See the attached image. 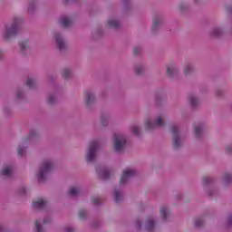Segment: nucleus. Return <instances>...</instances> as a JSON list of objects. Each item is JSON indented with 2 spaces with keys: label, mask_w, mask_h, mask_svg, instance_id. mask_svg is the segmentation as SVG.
<instances>
[{
  "label": "nucleus",
  "mask_w": 232,
  "mask_h": 232,
  "mask_svg": "<svg viewBox=\"0 0 232 232\" xmlns=\"http://www.w3.org/2000/svg\"><path fill=\"white\" fill-rule=\"evenodd\" d=\"M126 146H128V136L122 132L114 133L112 140V150L114 153L122 155L126 151Z\"/></svg>",
  "instance_id": "obj_1"
},
{
  "label": "nucleus",
  "mask_w": 232,
  "mask_h": 232,
  "mask_svg": "<svg viewBox=\"0 0 232 232\" xmlns=\"http://www.w3.org/2000/svg\"><path fill=\"white\" fill-rule=\"evenodd\" d=\"M157 227V216L150 215L145 218L144 221L140 218L136 219V228L139 231L153 232Z\"/></svg>",
  "instance_id": "obj_2"
},
{
  "label": "nucleus",
  "mask_w": 232,
  "mask_h": 232,
  "mask_svg": "<svg viewBox=\"0 0 232 232\" xmlns=\"http://www.w3.org/2000/svg\"><path fill=\"white\" fill-rule=\"evenodd\" d=\"M55 168V163L52 160V159H45L44 160L41 164L40 168L36 173V177L38 180L43 181L46 179V177L52 173Z\"/></svg>",
  "instance_id": "obj_3"
},
{
  "label": "nucleus",
  "mask_w": 232,
  "mask_h": 232,
  "mask_svg": "<svg viewBox=\"0 0 232 232\" xmlns=\"http://www.w3.org/2000/svg\"><path fill=\"white\" fill-rule=\"evenodd\" d=\"M99 140H92L89 143L85 150V161L87 164H93L97 160L99 153Z\"/></svg>",
  "instance_id": "obj_4"
},
{
  "label": "nucleus",
  "mask_w": 232,
  "mask_h": 232,
  "mask_svg": "<svg viewBox=\"0 0 232 232\" xmlns=\"http://www.w3.org/2000/svg\"><path fill=\"white\" fill-rule=\"evenodd\" d=\"M164 119H166V114H159L154 120L147 118L144 121L145 130H147V131H151V130H155V128H164V126H166Z\"/></svg>",
  "instance_id": "obj_5"
},
{
  "label": "nucleus",
  "mask_w": 232,
  "mask_h": 232,
  "mask_svg": "<svg viewBox=\"0 0 232 232\" xmlns=\"http://www.w3.org/2000/svg\"><path fill=\"white\" fill-rule=\"evenodd\" d=\"M170 131L172 133V146L175 150H180L184 146V137L180 134V127L178 124H172L170 126Z\"/></svg>",
  "instance_id": "obj_6"
},
{
  "label": "nucleus",
  "mask_w": 232,
  "mask_h": 232,
  "mask_svg": "<svg viewBox=\"0 0 232 232\" xmlns=\"http://www.w3.org/2000/svg\"><path fill=\"white\" fill-rule=\"evenodd\" d=\"M19 24H21V19L18 17L14 18L13 24L11 26L5 27V32L4 37L5 39H10V37H14V35H17L19 34Z\"/></svg>",
  "instance_id": "obj_7"
},
{
  "label": "nucleus",
  "mask_w": 232,
  "mask_h": 232,
  "mask_svg": "<svg viewBox=\"0 0 232 232\" xmlns=\"http://www.w3.org/2000/svg\"><path fill=\"white\" fill-rule=\"evenodd\" d=\"M137 175V170L133 168H127L122 170V174L120 179L121 186H126Z\"/></svg>",
  "instance_id": "obj_8"
},
{
  "label": "nucleus",
  "mask_w": 232,
  "mask_h": 232,
  "mask_svg": "<svg viewBox=\"0 0 232 232\" xmlns=\"http://www.w3.org/2000/svg\"><path fill=\"white\" fill-rule=\"evenodd\" d=\"M213 182H215V178H213V177L206 176V177L202 178V185L205 188V191L210 197L217 195V190H213L212 188H208V186H210V184H212Z\"/></svg>",
  "instance_id": "obj_9"
},
{
  "label": "nucleus",
  "mask_w": 232,
  "mask_h": 232,
  "mask_svg": "<svg viewBox=\"0 0 232 232\" xmlns=\"http://www.w3.org/2000/svg\"><path fill=\"white\" fill-rule=\"evenodd\" d=\"M83 101L86 108H91L95 104L97 98L95 97V92L93 91H86L84 92Z\"/></svg>",
  "instance_id": "obj_10"
},
{
  "label": "nucleus",
  "mask_w": 232,
  "mask_h": 232,
  "mask_svg": "<svg viewBox=\"0 0 232 232\" xmlns=\"http://www.w3.org/2000/svg\"><path fill=\"white\" fill-rule=\"evenodd\" d=\"M96 173L102 180H108L113 175V170L108 167H100L96 169Z\"/></svg>",
  "instance_id": "obj_11"
},
{
  "label": "nucleus",
  "mask_w": 232,
  "mask_h": 232,
  "mask_svg": "<svg viewBox=\"0 0 232 232\" xmlns=\"http://www.w3.org/2000/svg\"><path fill=\"white\" fill-rule=\"evenodd\" d=\"M48 206H50V202L44 198H40L33 203L34 209H46Z\"/></svg>",
  "instance_id": "obj_12"
},
{
  "label": "nucleus",
  "mask_w": 232,
  "mask_h": 232,
  "mask_svg": "<svg viewBox=\"0 0 232 232\" xmlns=\"http://www.w3.org/2000/svg\"><path fill=\"white\" fill-rule=\"evenodd\" d=\"M170 215H171V209L169 208V206L161 205L160 207V217L161 220L166 222V220H168V218H169Z\"/></svg>",
  "instance_id": "obj_13"
},
{
  "label": "nucleus",
  "mask_w": 232,
  "mask_h": 232,
  "mask_svg": "<svg viewBox=\"0 0 232 232\" xmlns=\"http://www.w3.org/2000/svg\"><path fill=\"white\" fill-rule=\"evenodd\" d=\"M204 128L206 125L204 123H197L193 127V135L196 139H200L204 134Z\"/></svg>",
  "instance_id": "obj_14"
},
{
  "label": "nucleus",
  "mask_w": 232,
  "mask_h": 232,
  "mask_svg": "<svg viewBox=\"0 0 232 232\" xmlns=\"http://www.w3.org/2000/svg\"><path fill=\"white\" fill-rule=\"evenodd\" d=\"M167 75L168 77H170V79H173L174 77H177V75H179V68H177V65H175V63H170L167 65Z\"/></svg>",
  "instance_id": "obj_15"
},
{
  "label": "nucleus",
  "mask_w": 232,
  "mask_h": 232,
  "mask_svg": "<svg viewBox=\"0 0 232 232\" xmlns=\"http://www.w3.org/2000/svg\"><path fill=\"white\" fill-rule=\"evenodd\" d=\"M61 92L59 90H55L54 92L49 93L46 98L47 104L51 106L57 102V97H59Z\"/></svg>",
  "instance_id": "obj_16"
},
{
  "label": "nucleus",
  "mask_w": 232,
  "mask_h": 232,
  "mask_svg": "<svg viewBox=\"0 0 232 232\" xmlns=\"http://www.w3.org/2000/svg\"><path fill=\"white\" fill-rule=\"evenodd\" d=\"M13 171H14V167L10 164H6L4 166V168L0 171V175H2V177H5L6 179H8V177H12Z\"/></svg>",
  "instance_id": "obj_17"
},
{
  "label": "nucleus",
  "mask_w": 232,
  "mask_h": 232,
  "mask_svg": "<svg viewBox=\"0 0 232 232\" xmlns=\"http://www.w3.org/2000/svg\"><path fill=\"white\" fill-rule=\"evenodd\" d=\"M223 186H231L232 183V173L225 172L221 177Z\"/></svg>",
  "instance_id": "obj_18"
},
{
  "label": "nucleus",
  "mask_w": 232,
  "mask_h": 232,
  "mask_svg": "<svg viewBox=\"0 0 232 232\" xmlns=\"http://www.w3.org/2000/svg\"><path fill=\"white\" fill-rule=\"evenodd\" d=\"M113 197L115 202L122 201V199L124 198V193H122V189H121V188L119 187L114 188Z\"/></svg>",
  "instance_id": "obj_19"
},
{
  "label": "nucleus",
  "mask_w": 232,
  "mask_h": 232,
  "mask_svg": "<svg viewBox=\"0 0 232 232\" xmlns=\"http://www.w3.org/2000/svg\"><path fill=\"white\" fill-rule=\"evenodd\" d=\"M188 102H189L191 108H198V106H200V102H201L200 98L196 95H190L188 97Z\"/></svg>",
  "instance_id": "obj_20"
},
{
  "label": "nucleus",
  "mask_w": 232,
  "mask_h": 232,
  "mask_svg": "<svg viewBox=\"0 0 232 232\" xmlns=\"http://www.w3.org/2000/svg\"><path fill=\"white\" fill-rule=\"evenodd\" d=\"M82 193V188L79 186H72L69 189L70 197H79Z\"/></svg>",
  "instance_id": "obj_21"
},
{
  "label": "nucleus",
  "mask_w": 232,
  "mask_h": 232,
  "mask_svg": "<svg viewBox=\"0 0 232 232\" xmlns=\"http://www.w3.org/2000/svg\"><path fill=\"white\" fill-rule=\"evenodd\" d=\"M110 119H111L110 114H102L101 116V126H102V128H108V126H110Z\"/></svg>",
  "instance_id": "obj_22"
},
{
  "label": "nucleus",
  "mask_w": 232,
  "mask_h": 232,
  "mask_svg": "<svg viewBox=\"0 0 232 232\" xmlns=\"http://www.w3.org/2000/svg\"><path fill=\"white\" fill-rule=\"evenodd\" d=\"M26 148H28V143L26 142H22L18 145V155L19 157H24L25 153H26Z\"/></svg>",
  "instance_id": "obj_23"
},
{
  "label": "nucleus",
  "mask_w": 232,
  "mask_h": 232,
  "mask_svg": "<svg viewBox=\"0 0 232 232\" xmlns=\"http://www.w3.org/2000/svg\"><path fill=\"white\" fill-rule=\"evenodd\" d=\"M55 39L58 48L60 50H64V48L66 47V44L64 43V40H63V37H61V34H55Z\"/></svg>",
  "instance_id": "obj_24"
},
{
  "label": "nucleus",
  "mask_w": 232,
  "mask_h": 232,
  "mask_svg": "<svg viewBox=\"0 0 232 232\" xmlns=\"http://www.w3.org/2000/svg\"><path fill=\"white\" fill-rule=\"evenodd\" d=\"M62 75L64 77V79H70L72 75H73V72H72V69L65 67L62 71Z\"/></svg>",
  "instance_id": "obj_25"
},
{
  "label": "nucleus",
  "mask_w": 232,
  "mask_h": 232,
  "mask_svg": "<svg viewBox=\"0 0 232 232\" xmlns=\"http://www.w3.org/2000/svg\"><path fill=\"white\" fill-rule=\"evenodd\" d=\"M37 84V81L34 80V78L28 77L25 81V85L28 86V88L34 89L35 88Z\"/></svg>",
  "instance_id": "obj_26"
},
{
  "label": "nucleus",
  "mask_w": 232,
  "mask_h": 232,
  "mask_svg": "<svg viewBox=\"0 0 232 232\" xmlns=\"http://www.w3.org/2000/svg\"><path fill=\"white\" fill-rule=\"evenodd\" d=\"M60 24H62L63 28H68V26L72 24V20L68 17H63L60 19Z\"/></svg>",
  "instance_id": "obj_27"
},
{
  "label": "nucleus",
  "mask_w": 232,
  "mask_h": 232,
  "mask_svg": "<svg viewBox=\"0 0 232 232\" xmlns=\"http://www.w3.org/2000/svg\"><path fill=\"white\" fill-rule=\"evenodd\" d=\"M134 72H135L136 75H143V73L145 72L144 65H142V64L135 65Z\"/></svg>",
  "instance_id": "obj_28"
},
{
  "label": "nucleus",
  "mask_w": 232,
  "mask_h": 232,
  "mask_svg": "<svg viewBox=\"0 0 232 232\" xmlns=\"http://www.w3.org/2000/svg\"><path fill=\"white\" fill-rule=\"evenodd\" d=\"M107 24L111 28H119V26L121 25V24L117 20H109Z\"/></svg>",
  "instance_id": "obj_29"
},
{
  "label": "nucleus",
  "mask_w": 232,
  "mask_h": 232,
  "mask_svg": "<svg viewBox=\"0 0 232 232\" xmlns=\"http://www.w3.org/2000/svg\"><path fill=\"white\" fill-rule=\"evenodd\" d=\"M92 202L93 206H101L102 204V198L101 197H92Z\"/></svg>",
  "instance_id": "obj_30"
},
{
  "label": "nucleus",
  "mask_w": 232,
  "mask_h": 232,
  "mask_svg": "<svg viewBox=\"0 0 232 232\" xmlns=\"http://www.w3.org/2000/svg\"><path fill=\"white\" fill-rule=\"evenodd\" d=\"M194 226L196 227H202V226H204V218H197L195 220H194Z\"/></svg>",
  "instance_id": "obj_31"
},
{
  "label": "nucleus",
  "mask_w": 232,
  "mask_h": 232,
  "mask_svg": "<svg viewBox=\"0 0 232 232\" xmlns=\"http://www.w3.org/2000/svg\"><path fill=\"white\" fill-rule=\"evenodd\" d=\"M130 130H131L132 133H134L137 137H139V135H140V127L139 125H132L130 127Z\"/></svg>",
  "instance_id": "obj_32"
},
{
  "label": "nucleus",
  "mask_w": 232,
  "mask_h": 232,
  "mask_svg": "<svg viewBox=\"0 0 232 232\" xmlns=\"http://www.w3.org/2000/svg\"><path fill=\"white\" fill-rule=\"evenodd\" d=\"M16 99L18 101H21L22 99H24V90L23 89H18L16 91Z\"/></svg>",
  "instance_id": "obj_33"
},
{
  "label": "nucleus",
  "mask_w": 232,
  "mask_h": 232,
  "mask_svg": "<svg viewBox=\"0 0 232 232\" xmlns=\"http://www.w3.org/2000/svg\"><path fill=\"white\" fill-rule=\"evenodd\" d=\"M63 232H75V227L72 226V225H67L65 227H63L62 229Z\"/></svg>",
  "instance_id": "obj_34"
},
{
  "label": "nucleus",
  "mask_w": 232,
  "mask_h": 232,
  "mask_svg": "<svg viewBox=\"0 0 232 232\" xmlns=\"http://www.w3.org/2000/svg\"><path fill=\"white\" fill-rule=\"evenodd\" d=\"M35 231L36 232H44V228H43V225H41V221H35Z\"/></svg>",
  "instance_id": "obj_35"
},
{
  "label": "nucleus",
  "mask_w": 232,
  "mask_h": 232,
  "mask_svg": "<svg viewBox=\"0 0 232 232\" xmlns=\"http://www.w3.org/2000/svg\"><path fill=\"white\" fill-rule=\"evenodd\" d=\"M78 215L82 220H84V218H86V217H88V211H86V209H81L79 211Z\"/></svg>",
  "instance_id": "obj_36"
},
{
  "label": "nucleus",
  "mask_w": 232,
  "mask_h": 232,
  "mask_svg": "<svg viewBox=\"0 0 232 232\" xmlns=\"http://www.w3.org/2000/svg\"><path fill=\"white\" fill-rule=\"evenodd\" d=\"M39 135V131L35 129H31L29 131V139H34V137H37Z\"/></svg>",
  "instance_id": "obj_37"
},
{
  "label": "nucleus",
  "mask_w": 232,
  "mask_h": 232,
  "mask_svg": "<svg viewBox=\"0 0 232 232\" xmlns=\"http://www.w3.org/2000/svg\"><path fill=\"white\" fill-rule=\"evenodd\" d=\"M18 193L19 195H26V193H28V188H26L24 186H22L18 188Z\"/></svg>",
  "instance_id": "obj_38"
},
{
  "label": "nucleus",
  "mask_w": 232,
  "mask_h": 232,
  "mask_svg": "<svg viewBox=\"0 0 232 232\" xmlns=\"http://www.w3.org/2000/svg\"><path fill=\"white\" fill-rule=\"evenodd\" d=\"M21 50H26L28 48V40H24L20 42Z\"/></svg>",
  "instance_id": "obj_39"
},
{
  "label": "nucleus",
  "mask_w": 232,
  "mask_h": 232,
  "mask_svg": "<svg viewBox=\"0 0 232 232\" xmlns=\"http://www.w3.org/2000/svg\"><path fill=\"white\" fill-rule=\"evenodd\" d=\"M192 71H193V67L189 64L186 65L184 68V72L186 75H188V73H191Z\"/></svg>",
  "instance_id": "obj_40"
},
{
  "label": "nucleus",
  "mask_w": 232,
  "mask_h": 232,
  "mask_svg": "<svg viewBox=\"0 0 232 232\" xmlns=\"http://www.w3.org/2000/svg\"><path fill=\"white\" fill-rule=\"evenodd\" d=\"M225 153H227L228 155H232V144L227 145L225 147Z\"/></svg>",
  "instance_id": "obj_41"
},
{
  "label": "nucleus",
  "mask_w": 232,
  "mask_h": 232,
  "mask_svg": "<svg viewBox=\"0 0 232 232\" xmlns=\"http://www.w3.org/2000/svg\"><path fill=\"white\" fill-rule=\"evenodd\" d=\"M43 222L44 224H50V222H52V216L44 217Z\"/></svg>",
  "instance_id": "obj_42"
},
{
  "label": "nucleus",
  "mask_w": 232,
  "mask_h": 232,
  "mask_svg": "<svg viewBox=\"0 0 232 232\" xmlns=\"http://www.w3.org/2000/svg\"><path fill=\"white\" fill-rule=\"evenodd\" d=\"M159 23H160V21L158 19V18H155L153 20V23H152V28L153 30H155L157 28V26H159Z\"/></svg>",
  "instance_id": "obj_43"
},
{
  "label": "nucleus",
  "mask_w": 232,
  "mask_h": 232,
  "mask_svg": "<svg viewBox=\"0 0 232 232\" xmlns=\"http://www.w3.org/2000/svg\"><path fill=\"white\" fill-rule=\"evenodd\" d=\"M227 226H232V215L227 217Z\"/></svg>",
  "instance_id": "obj_44"
},
{
  "label": "nucleus",
  "mask_w": 232,
  "mask_h": 232,
  "mask_svg": "<svg viewBox=\"0 0 232 232\" xmlns=\"http://www.w3.org/2000/svg\"><path fill=\"white\" fill-rule=\"evenodd\" d=\"M139 52H140V47H134V49H133L134 55H137V53H139Z\"/></svg>",
  "instance_id": "obj_45"
},
{
  "label": "nucleus",
  "mask_w": 232,
  "mask_h": 232,
  "mask_svg": "<svg viewBox=\"0 0 232 232\" xmlns=\"http://www.w3.org/2000/svg\"><path fill=\"white\" fill-rule=\"evenodd\" d=\"M214 35H220V29H215L213 31Z\"/></svg>",
  "instance_id": "obj_46"
},
{
  "label": "nucleus",
  "mask_w": 232,
  "mask_h": 232,
  "mask_svg": "<svg viewBox=\"0 0 232 232\" xmlns=\"http://www.w3.org/2000/svg\"><path fill=\"white\" fill-rule=\"evenodd\" d=\"M156 102L159 104L160 102V94H156Z\"/></svg>",
  "instance_id": "obj_47"
},
{
  "label": "nucleus",
  "mask_w": 232,
  "mask_h": 232,
  "mask_svg": "<svg viewBox=\"0 0 232 232\" xmlns=\"http://www.w3.org/2000/svg\"><path fill=\"white\" fill-rule=\"evenodd\" d=\"M5 55V52L3 50H0V57H3Z\"/></svg>",
  "instance_id": "obj_48"
},
{
  "label": "nucleus",
  "mask_w": 232,
  "mask_h": 232,
  "mask_svg": "<svg viewBox=\"0 0 232 232\" xmlns=\"http://www.w3.org/2000/svg\"><path fill=\"white\" fill-rule=\"evenodd\" d=\"M217 95H218V97H220V95H222V91H218Z\"/></svg>",
  "instance_id": "obj_49"
},
{
  "label": "nucleus",
  "mask_w": 232,
  "mask_h": 232,
  "mask_svg": "<svg viewBox=\"0 0 232 232\" xmlns=\"http://www.w3.org/2000/svg\"><path fill=\"white\" fill-rule=\"evenodd\" d=\"M179 198H182V195L179 194Z\"/></svg>",
  "instance_id": "obj_50"
},
{
  "label": "nucleus",
  "mask_w": 232,
  "mask_h": 232,
  "mask_svg": "<svg viewBox=\"0 0 232 232\" xmlns=\"http://www.w3.org/2000/svg\"><path fill=\"white\" fill-rule=\"evenodd\" d=\"M30 8H32V4L30 5Z\"/></svg>",
  "instance_id": "obj_51"
},
{
  "label": "nucleus",
  "mask_w": 232,
  "mask_h": 232,
  "mask_svg": "<svg viewBox=\"0 0 232 232\" xmlns=\"http://www.w3.org/2000/svg\"><path fill=\"white\" fill-rule=\"evenodd\" d=\"M63 1H65V3H66L68 0H63Z\"/></svg>",
  "instance_id": "obj_52"
}]
</instances>
